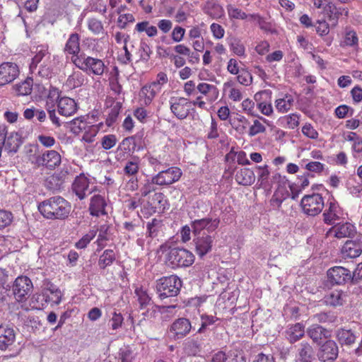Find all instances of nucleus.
I'll list each match as a JSON object with an SVG mask.
<instances>
[{
  "label": "nucleus",
  "mask_w": 362,
  "mask_h": 362,
  "mask_svg": "<svg viewBox=\"0 0 362 362\" xmlns=\"http://www.w3.org/2000/svg\"><path fill=\"white\" fill-rule=\"evenodd\" d=\"M88 28L94 34L98 35L103 33V25L99 20L91 18L88 21Z\"/></svg>",
  "instance_id": "6e6d98bb"
},
{
  "label": "nucleus",
  "mask_w": 362,
  "mask_h": 362,
  "mask_svg": "<svg viewBox=\"0 0 362 362\" xmlns=\"http://www.w3.org/2000/svg\"><path fill=\"white\" fill-rule=\"evenodd\" d=\"M35 55L32 59V62L30 65L31 72L37 68V64L42 60V59L48 54V49L46 47L38 46L36 48Z\"/></svg>",
  "instance_id": "72a5a7b5"
},
{
  "label": "nucleus",
  "mask_w": 362,
  "mask_h": 362,
  "mask_svg": "<svg viewBox=\"0 0 362 362\" xmlns=\"http://www.w3.org/2000/svg\"><path fill=\"white\" fill-rule=\"evenodd\" d=\"M344 258H356L362 253V240H347L341 250Z\"/></svg>",
  "instance_id": "f3484780"
},
{
  "label": "nucleus",
  "mask_w": 362,
  "mask_h": 362,
  "mask_svg": "<svg viewBox=\"0 0 362 362\" xmlns=\"http://www.w3.org/2000/svg\"><path fill=\"white\" fill-rule=\"evenodd\" d=\"M117 138L114 134L105 135L102 138L101 145L105 150H109L115 146Z\"/></svg>",
  "instance_id": "5fc2aeb1"
},
{
  "label": "nucleus",
  "mask_w": 362,
  "mask_h": 362,
  "mask_svg": "<svg viewBox=\"0 0 362 362\" xmlns=\"http://www.w3.org/2000/svg\"><path fill=\"white\" fill-rule=\"evenodd\" d=\"M266 131V127L258 119L253 122V124L250 127L249 136H254L259 133H264Z\"/></svg>",
  "instance_id": "4d7b16f0"
},
{
  "label": "nucleus",
  "mask_w": 362,
  "mask_h": 362,
  "mask_svg": "<svg viewBox=\"0 0 362 362\" xmlns=\"http://www.w3.org/2000/svg\"><path fill=\"white\" fill-rule=\"evenodd\" d=\"M205 12L213 18H217L223 15V11L218 4L208 1L205 6Z\"/></svg>",
  "instance_id": "4c0bfd02"
},
{
  "label": "nucleus",
  "mask_w": 362,
  "mask_h": 362,
  "mask_svg": "<svg viewBox=\"0 0 362 362\" xmlns=\"http://www.w3.org/2000/svg\"><path fill=\"white\" fill-rule=\"evenodd\" d=\"M19 74V68L16 63L3 62L0 64V86L12 83Z\"/></svg>",
  "instance_id": "1a4fd4ad"
},
{
  "label": "nucleus",
  "mask_w": 362,
  "mask_h": 362,
  "mask_svg": "<svg viewBox=\"0 0 362 362\" xmlns=\"http://www.w3.org/2000/svg\"><path fill=\"white\" fill-rule=\"evenodd\" d=\"M303 211L308 216H315L319 214L324 207V200L320 194L305 195L300 202Z\"/></svg>",
  "instance_id": "423d86ee"
},
{
  "label": "nucleus",
  "mask_w": 362,
  "mask_h": 362,
  "mask_svg": "<svg viewBox=\"0 0 362 362\" xmlns=\"http://www.w3.org/2000/svg\"><path fill=\"white\" fill-rule=\"evenodd\" d=\"M166 259L172 268L187 267L193 264L194 256L186 249L174 247L168 252Z\"/></svg>",
  "instance_id": "7ed1b4c3"
},
{
  "label": "nucleus",
  "mask_w": 362,
  "mask_h": 362,
  "mask_svg": "<svg viewBox=\"0 0 362 362\" xmlns=\"http://www.w3.org/2000/svg\"><path fill=\"white\" fill-rule=\"evenodd\" d=\"M193 242L197 255L200 257H203L211 251L213 238L204 232L202 234H197Z\"/></svg>",
  "instance_id": "4468645a"
},
{
  "label": "nucleus",
  "mask_w": 362,
  "mask_h": 362,
  "mask_svg": "<svg viewBox=\"0 0 362 362\" xmlns=\"http://www.w3.org/2000/svg\"><path fill=\"white\" fill-rule=\"evenodd\" d=\"M230 48L238 56H244L245 55V46L240 41V40L238 38H231L230 40Z\"/></svg>",
  "instance_id": "79ce46f5"
},
{
  "label": "nucleus",
  "mask_w": 362,
  "mask_h": 362,
  "mask_svg": "<svg viewBox=\"0 0 362 362\" xmlns=\"http://www.w3.org/2000/svg\"><path fill=\"white\" fill-rule=\"evenodd\" d=\"M37 139L39 142L46 148H50L53 146L56 143V141L54 137L43 134L39 135L37 136Z\"/></svg>",
  "instance_id": "69168bd1"
},
{
  "label": "nucleus",
  "mask_w": 362,
  "mask_h": 362,
  "mask_svg": "<svg viewBox=\"0 0 362 362\" xmlns=\"http://www.w3.org/2000/svg\"><path fill=\"white\" fill-rule=\"evenodd\" d=\"M302 132L305 136L313 139H317L318 136L317 132L310 124H305L302 128Z\"/></svg>",
  "instance_id": "338daca9"
},
{
  "label": "nucleus",
  "mask_w": 362,
  "mask_h": 362,
  "mask_svg": "<svg viewBox=\"0 0 362 362\" xmlns=\"http://www.w3.org/2000/svg\"><path fill=\"white\" fill-rule=\"evenodd\" d=\"M293 103V98L291 95H286L284 98L276 100V107L279 112L284 113L291 108Z\"/></svg>",
  "instance_id": "c9c22d12"
},
{
  "label": "nucleus",
  "mask_w": 362,
  "mask_h": 362,
  "mask_svg": "<svg viewBox=\"0 0 362 362\" xmlns=\"http://www.w3.org/2000/svg\"><path fill=\"white\" fill-rule=\"evenodd\" d=\"M159 91V88L155 87V84L151 83L141 88L140 96L144 98V103L145 105H149Z\"/></svg>",
  "instance_id": "7c9ffc66"
},
{
  "label": "nucleus",
  "mask_w": 362,
  "mask_h": 362,
  "mask_svg": "<svg viewBox=\"0 0 362 362\" xmlns=\"http://www.w3.org/2000/svg\"><path fill=\"white\" fill-rule=\"evenodd\" d=\"M72 190L76 195L80 199H84L92 191L89 189V181L85 176H78L72 184Z\"/></svg>",
  "instance_id": "a211bd4d"
},
{
  "label": "nucleus",
  "mask_w": 362,
  "mask_h": 362,
  "mask_svg": "<svg viewBox=\"0 0 362 362\" xmlns=\"http://www.w3.org/2000/svg\"><path fill=\"white\" fill-rule=\"evenodd\" d=\"M135 294L137 296V300L141 309H144L151 305V298L147 293L146 291L142 288H136L135 290Z\"/></svg>",
  "instance_id": "e433bc0d"
},
{
  "label": "nucleus",
  "mask_w": 362,
  "mask_h": 362,
  "mask_svg": "<svg viewBox=\"0 0 362 362\" xmlns=\"http://www.w3.org/2000/svg\"><path fill=\"white\" fill-rule=\"evenodd\" d=\"M126 175H135L139 171V165L136 162L128 161L124 168Z\"/></svg>",
  "instance_id": "774afa93"
},
{
  "label": "nucleus",
  "mask_w": 362,
  "mask_h": 362,
  "mask_svg": "<svg viewBox=\"0 0 362 362\" xmlns=\"http://www.w3.org/2000/svg\"><path fill=\"white\" fill-rule=\"evenodd\" d=\"M119 358L121 360V362H132L134 356L132 350L129 347H127L119 349Z\"/></svg>",
  "instance_id": "bf43d9fd"
},
{
  "label": "nucleus",
  "mask_w": 362,
  "mask_h": 362,
  "mask_svg": "<svg viewBox=\"0 0 362 362\" xmlns=\"http://www.w3.org/2000/svg\"><path fill=\"white\" fill-rule=\"evenodd\" d=\"M33 85V80L30 77H28L24 81L15 86V90L18 95H28L30 94Z\"/></svg>",
  "instance_id": "f704fd0d"
},
{
  "label": "nucleus",
  "mask_w": 362,
  "mask_h": 362,
  "mask_svg": "<svg viewBox=\"0 0 362 362\" xmlns=\"http://www.w3.org/2000/svg\"><path fill=\"white\" fill-rule=\"evenodd\" d=\"M227 11L230 18L245 20L247 18V15L241 9L234 7L231 4L227 6Z\"/></svg>",
  "instance_id": "c03bdc74"
},
{
  "label": "nucleus",
  "mask_w": 362,
  "mask_h": 362,
  "mask_svg": "<svg viewBox=\"0 0 362 362\" xmlns=\"http://www.w3.org/2000/svg\"><path fill=\"white\" fill-rule=\"evenodd\" d=\"M71 131L74 134H78L81 132L84 131L89 126L87 122H85L82 118L77 117L74 119L71 122Z\"/></svg>",
  "instance_id": "49530a36"
},
{
  "label": "nucleus",
  "mask_w": 362,
  "mask_h": 362,
  "mask_svg": "<svg viewBox=\"0 0 362 362\" xmlns=\"http://www.w3.org/2000/svg\"><path fill=\"white\" fill-rule=\"evenodd\" d=\"M308 336L316 344H320V340L330 337L329 332L319 325H312L307 329Z\"/></svg>",
  "instance_id": "4be33fe9"
},
{
  "label": "nucleus",
  "mask_w": 362,
  "mask_h": 362,
  "mask_svg": "<svg viewBox=\"0 0 362 362\" xmlns=\"http://www.w3.org/2000/svg\"><path fill=\"white\" fill-rule=\"evenodd\" d=\"M181 287L182 281L176 275L164 276L156 281V291L161 300L177 296Z\"/></svg>",
  "instance_id": "f03ea898"
},
{
  "label": "nucleus",
  "mask_w": 362,
  "mask_h": 362,
  "mask_svg": "<svg viewBox=\"0 0 362 362\" xmlns=\"http://www.w3.org/2000/svg\"><path fill=\"white\" fill-rule=\"evenodd\" d=\"M171 112L179 119L187 118L190 112L191 103L185 98H171Z\"/></svg>",
  "instance_id": "9d476101"
},
{
  "label": "nucleus",
  "mask_w": 362,
  "mask_h": 362,
  "mask_svg": "<svg viewBox=\"0 0 362 362\" xmlns=\"http://www.w3.org/2000/svg\"><path fill=\"white\" fill-rule=\"evenodd\" d=\"M346 298L347 295L346 293L342 291L335 290L326 295L324 299L327 305L336 307L342 305L346 300Z\"/></svg>",
  "instance_id": "393cba45"
},
{
  "label": "nucleus",
  "mask_w": 362,
  "mask_h": 362,
  "mask_svg": "<svg viewBox=\"0 0 362 362\" xmlns=\"http://www.w3.org/2000/svg\"><path fill=\"white\" fill-rule=\"evenodd\" d=\"M22 144V136L18 132H12L3 141L2 146L8 153H15Z\"/></svg>",
  "instance_id": "6ab92c4d"
},
{
  "label": "nucleus",
  "mask_w": 362,
  "mask_h": 362,
  "mask_svg": "<svg viewBox=\"0 0 362 362\" xmlns=\"http://www.w3.org/2000/svg\"><path fill=\"white\" fill-rule=\"evenodd\" d=\"M336 337L341 345L346 346H351L356 339V336L351 329H339L337 331Z\"/></svg>",
  "instance_id": "cd10ccee"
},
{
  "label": "nucleus",
  "mask_w": 362,
  "mask_h": 362,
  "mask_svg": "<svg viewBox=\"0 0 362 362\" xmlns=\"http://www.w3.org/2000/svg\"><path fill=\"white\" fill-rule=\"evenodd\" d=\"M238 81L245 86H250L252 83V76L251 73L246 69L242 68L240 71L236 74Z\"/></svg>",
  "instance_id": "37998d69"
},
{
  "label": "nucleus",
  "mask_w": 362,
  "mask_h": 362,
  "mask_svg": "<svg viewBox=\"0 0 362 362\" xmlns=\"http://www.w3.org/2000/svg\"><path fill=\"white\" fill-rule=\"evenodd\" d=\"M314 359L315 351L313 346L308 342H301L298 349L296 362H312Z\"/></svg>",
  "instance_id": "412c9836"
},
{
  "label": "nucleus",
  "mask_w": 362,
  "mask_h": 362,
  "mask_svg": "<svg viewBox=\"0 0 362 362\" xmlns=\"http://www.w3.org/2000/svg\"><path fill=\"white\" fill-rule=\"evenodd\" d=\"M358 38L356 33L350 28H346L344 31V40L341 43V46L354 47L357 46Z\"/></svg>",
  "instance_id": "473e14b6"
},
{
  "label": "nucleus",
  "mask_w": 362,
  "mask_h": 362,
  "mask_svg": "<svg viewBox=\"0 0 362 362\" xmlns=\"http://www.w3.org/2000/svg\"><path fill=\"white\" fill-rule=\"evenodd\" d=\"M182 175V171L177 167H171L160 171L153 176V182L158 185H169L178 181Z\"/></svg>",
  "instance_id": "0eeeda50"
},
{
  "label": "nucleus",
  "mask_w": 362,
  "mask_h": 362,
  "mask_svg": "<svg viewBox=\"0 0 362 362\" xmlns=\"http://www.w3.org/2000/svg\"><path fill=\"white\" fill-rule=\"evenodd\" d=\"M37 207L47 219L64 220L69 216L71 206L62 197L54 196L40 202Z\"/></svg>",
  "instance_id": "f257e3e1"
},
{
  "label": "nucleus",
  "mask_w": 362,
  "mask_h": 362,
  "mask_svg": "<svg viewBox=\"0 0 362 362\" xmlns=\"http://www.w3.org/2000/svg\"><path fill=\"white\" fill-rule=\"evenodd\" d=\"M71 61L78 69L94 75L100 76L104 72L105 64L101 59L91 57H82L81 55V57L72 58Z\"/></svg>",
  "instance_id": "20e7f679"
},
{
  "label": "nucleus",
  "mask_w": 362,
  "mask_h": 362,
  "mask_svg": "<svg viewBox=\"0 0 362 362\" xmlns=\"http://www.w3.org/2000/svg\"><path fill=\"white\" fill-rule=\"evenodd\" d=\"M337 207V206L334 203L330 202L329 209L325 211L323 216L324 221L326 223L332 224V221L335 220L336 217H337L336 214Z\"/></svg>",
  "instance_id": "de8ad7c7"
},
{
  "label": "nucleus",
  "mask_w": 362,
  "mask_h": 362,
  "mask_svg": "<svg viewBox=\"0 0 362 362\" xmlns=\"http://www.w3.org/2000/svg\"><path fill=\"white\" fill-rule=\"evenodd\" d=\"M45 295L47 299L46 301H50L56 305L59 304L62 300V293L60 290L53 284L48 282L45 288Z\"/></svg>",
  "instance_id": "c756f323"
},
{
  "label": "nucleus",
  "mask_w": 362,
  "mask_h": 362,
  "mask_svg": "<svg viewBox=\"0 0 362 362\" xmlns=\"http://www.w3.org/2000/svg\"><path fill=\"white\" fill-rule=\"evenodd\" d=\"M304 328L303 325L299 322L291 326L286 332L289 342L293 344L301 339L305 334Z\"/></svg>",
  "instance_id": "bb28decb"
},
{
  "label": "nucleus",
  "mask_w": 362,
  "mask_h": 362,
  "mask_svg": "<svg viewBox=\"0 0 362 362\" xmlns=\"http://www.w3.org/2000/svg\"><path fill=\"white\" fill-rule=\"evenodd\" d=\"M192 325L190 321L185 317L175 320L169 328V334L175 340L181 339L190 332Z\"/></svg>",
  "instance_id": "6e6552de"
},
{
  "label": "nucleus",
  "mask_w": 362,
  "mask_h": 362,
  "mask_svg": "<svg viewBox=\"0 0 362 362\" xmlns=\"http://www.w3.org/2000/svg\"><path fill=\"white\" fill-rule=\"evenodd\" d=\"M97 230H93L83 235L76 243V247L79 249L85 248L87 245L95 238Z\"/></svg>",
  "instance_id": "09e8293b"
},
{
  "label": "nucleus",
  "mask_w": 362,
  "mask_h": 362,
  "mask_svg": "<svg viewBox=\"0 0 362 362\" xmlns=\"http://www.w3.org/2000/svg\"><path fill=\"white\" fill-rule=\"evenodd\" d=\"M185 349L188 354L195 356L200 351L201 345L198 341L192 339L187 341Z\"/></svg>",
  "instance_id": "3c124183"
},
{
  "label": "nucleus",
  "mask_w": 362,
  "mask_h": 362,
  "mask_svg": "<svg viewBox=\"0 0 362 362\" xmlns=\"http://www.w3.org/2000/svg\"><path fill=\"white\" fill-rule=\"evenodd\" d=\"M123 320H124V318H123V316L122 315V314L120 313H117L116 311H115L112 313V317L110 320V321L112 322L111 327H112V329L115 330V329H118L119 327H120L122 325Z\"/></svg>",
  "instance_id": "e2e57ef3"
},
{
  "label": "nucleus",
  "mask_w": 362,
  "mask_h": 362,
  "mask_svg": "<svg viewBox=\"0 0 362 362\" xmlns=\"http://www.w3.org/2000/svg\"><path fill=\"white\" fill-rule=\"evenodd\" d=\"M339 347L334 340H327L321 345L319 358L323 362H334L338 357Z\"/></svg>",
  "instance_id": "9b49d317"
},
{
  "label": "nucleus",
  "mask_w": 362,
  "mask_h": 362,
  "mask_svg": "<svg viewBox=\"0 0 362 362\" xmlns=\"http://www.w3.org/2000/svg\"><path fill=\"white\" fill-rule=\"evenodd\" d=\"M283 119L286 121L289 129H295L299 125V115L297 114H290L285 116Z\"/></svg>",
  "instance_id": "052dcab7"
},
{
  "label": "nucleus",
  "mask_w": 362,
  "mask_h": 362,
  "mask_svg": "<svg viewBox=\"0 0 362 362\" xmlns=\"http://www.w3.org/2000/svg\"><path fill=\"white\" fill-rule=\"evenodd\" d=\"M235 180L238 184L244 186L251 185L255 181V175L252 170L245 168L237 172Z\"/></svg>",
  "instance_id": "a878e982"
},
{
  "label": "nucleus",
  "mask_w": 362,
  "mask_h": 362,
  "mask_svg": "<svg viewBox=\"0 0 362 362\" xmlns=\"http://www.w3.org/2000/svg\"><path fill=\"white\" fill-rule=\"evenodd\" d=\"M84 76L81 71H74L73 74L69 76L67 83L69 86L76 88L83 85L84 82Z\"/></svg>",
  "instance_id": "a19ab883"
},
{
  "label": "nucleus",
  "mask_w": 362,
  "mask_h": 362,
  "mask_svg": "<svg viewBox=\"0 0 362 362\" xmlns=\"http://www.w3.org/2000/svg\"><path fill=\"white\" fill-rule=\"evenodd\" d=\"M269 167L267 165L264 166H257V169L259 170L257 180L259 182L260 186L266 187L269 185L268 184V178L269 175Z\"/></svg>",
  "instance_id": "ea45409f"
},
{
  "label": "nucleus",
  "mask_w": 362,
  "mask_h": 362,
  "mask_svg": "<svg viewBox=\"0 0 362 362\" xmlns=\"http://www.w3.org/2000/svg\"><path fill=\"white\" fill-rule=\"evenodd\" d=\"M322 11L329 18H338L339 12L333 3L327 1Z\"/></svg>",
  "instance_id": "13d9d810"
},
{
  "label": "nucleus",
  "mask_w": 362,
  "mask_h": 362,
  "mask_svg": "<svg viewBox=\"0 0 362 362\" xmlns=\"http://www.w3.org/2000/svg\"><path fill=\"white\" fill-rule=\"evenodd\" d=\"M77 110V103L71 98L62 97L57 102V111L62 116L71 117L76 112Z\"/></svg>",
  "instance_id": "dca6fc26"
},
{
  "label": "nucleus",
  "mask_w": 362,
  "mask_h": 362,
  "mask_svg": "<svg viewBox=\"0 0 362 362\" xmlns=\"http://www.w3.org/2000/svg\"><path fill=\"white\" fill-rule=\"evenodd\" d=\"M115 259V254L112 250H105L99 258L98 265L100 269H105L111 265Z\"/></svg>",
  "instance_id": "2f4dec72"
},
{
  "label": "nucleus",
  "mask_w": 362,
  "mask_h": 362,
  "mask_svg": "<svg viewBox=\"0 0 362 362\" xmlns=\"http://www.w3.org/2000/svg\"><path fill=\"white\" fill-rule=\"evenodd\" d=\"M337 238H351L356 233V228L350 223L335 226L331 230Z\"/></svg>",
  "instance_id": "b1692460"
},
{
  "label": "nucleus",
  "mask_w": 362,
  "mask_h": 362,
  "mask_svg": "<svg viewBox=\"0 0 362 362\" xmlns=\"http://www.w3.org/2000/svg\"><path fill=\"white\" fill-rule=\"evenodd\" d=\"M316 32L321 36L327 35L329 32V25L325 21H317Z\"/></svg>",
  "instance_id": "0e129e2a"
},
{
  "label": "nucleus",
  "mask_w": 362,
  "mask_h": 362,
  "mask_svg": "<svg viewBox=\"0 0 362 362\" xmlns=\"http://www.w3.org/2000/svg\"><path fill=\"white\" fill-rule=\"evenodd\" d=\"M16 331L8 325H0V350L5 351L16 341Z\"/></svg>",
  "instance_id": "2eb2a0df"
},
{
  "label": "nucleus",
  "mask_w": 362,
  "mask_h": 362,
  "mask_svg": "<svg viewBox=\"0 0 362 362\" xmlns=\"http://www.w3.org/2000/svg\"><path fill=\"white\" fill-rule=\"evenodd\" d=\"M208 223L209 218L194 221L192 222V226L193 228V233H194V235H197V234H202L201 230H202L203 229H206Z\"/></svg>",
  "instance_id": "864d4df0"
},
{
  "label": "nucleus",
  "mask_w": 362,
  "mask_h": 362,
  "mask_svg": "<svg viewBox=\"0 0 362 362\" xmlns=\"http://www.w3.org/2000/svg\"><path fill=\"white\" fill-rule=\"evenodd\" d=\"M165 202L164 194L161 192H157L153 194L148 202L155 209H164Z\"/></svg>",
  "instance_id": "58836bf2"
},
{
  "label": "nucleus",
  "mask_w": 362,
  "mask_h": 362,
  "mask_svg": "<svg viewBox=\"0 0 362 362\" xmlns=\"http://www.w3.org/2000/svg\"><path fill=\"white\" fill-rule=\"evenodd\" d=\"M327 277L333 284H344L351 280V272L343 267H334L327 271Z\"/></svg>",
  "instance_id": "f8f14e48"
},
{
  "label": "nucleus",
  "mask_w": 362,
  "mask_h": 362,
  "mask_svg": "<svg viewBox=\"0 0 362 362\" xmlns=\"http://www.w3.org/2000/svg\"><path fill=\"white\" fill-rule=\"evenodd\" d=\"M99 131V127L97 125H89L87 129L84 130V134L82 140L87 143H92L94 141L95 136Z\"/></svg>",
  "instance_id": "a18cd8bd"
},
{
  "label": "nucleus",
  "mask_w": 362,
  "mask_h": 362,
  "mask_svg": "<svg viewBox=\"0 0 362 362\" xmlns=\"http://www.w3.org/2000/svg\"><path fill=\"white\" fill-rule=\"evenodd\" d=\"M155 185L156 184L153 182V177L151 180H147L140 189L141 196L146 197L151 192H154L156 190Z\"/></svg>",
  "instance_id": "680f3d73"
},
{
  "label": "nucleus",
  "mask_w": 362,
  "mask_h": 362,
  "mask_svg": "<svg viewBox=\"0 0 362 362\" xmlns=\"http://www.w3.org/2000/svg\"><path fill=\"white\" fill-rule=\"evenodd\" d=\"M106 202L105 198L99 194L92 197L89 206L90 214L92 216H99L100 214H105V207Z\"/></svg>",
  "instance_id": "5701e85b"
},
{
  "label": "nucleus",
  "mask_w": 362,
  "mask_h": 362,
  "mask_svg": "<svg viewBox=\"0 0 362 362\" xmlns=\"http://www.w3.org/2000/svg\"><path fill=\"white\" fill-rule=\"evenodd\" d=\"M13 220V215L11 212L0 210V230L4 229L6 226H9Z\"/></svg>",
  "instance_id": "603ef678"
},
{
  "label": "nucleus",
  "mask_w": 362,
  "mask_h": 362,
  "mask_svg": "<svg viewBox=\"0 0 362 362\" xmlns=\"http://www.w3.org/2000/svg\"><path fill=\"white\" fill-rule=\"evenodd\" d=\"M160 226V221L156 218H153L151 222H148L146 226L148 236L150 238L156 237Z\"/></svg>",
  "instance_id": "8fccbe9b"
},
{
  "label": "nucleus",
  "mask_w": 362,
  "mask_h": 362,
  "mask_svg": "<svg viewBox=\"0 0 362 362\" xmlns=\"http://www.w3.org/2000/svg\"><path fill=\"white\" fill-rule=\"evenodd\" d=\"M136 147L135 139L134 136H129L124 139L117 148V153L121 157L125 155H130Z\"/></svg>",
  "instance_id": "c85d7f7f"
},
{
  "label": "nucleus",
  "mask_w": 362,
  "mask_h": 362,
  "mask_svg": "<svg viewBox=\"0 0 362 362\" xmlns=\"http://www.w3.org/2000/svg\"><path fill=\"white\" fill-rule=\"evenodd\" d=\"M35 163L38 166L42 165L53 169L60 165L61 156L56 151H47L42 156L37 157Z\"/></svg>",
  "instance_id": "ddd939ff"
},
{
  "label": "nucleus",
  "mask_w": 362,
  "mask_h": 362,
  "mask_svg": "<svg viewBox=\"0 0 362 362\" xmlns=\"http://www.w3.org/2000/svg\"><path fill=\"white\" fill-rule=\"evenodd\" d=\"M33 288L31 280L26 276H20L14 281L12 291L17 301L24 302L30 296Z\"/></svg>",
  "instance_id": "39448f33"
},
{
  "label": "nucleus",
  "mask_w": 362,
  "mask_h": 362,
  "mask_svg": "<svg viewBox=\"0 0 362 362\" xmlns=\"http://www.w3.org/2000/svg\"><path fill=\"white\" fill-rule=\"evenodd\" d=\"M80 50V36L78 33H71L65 44L64 52L65 54L72 55V59L79 57L78 54Z\"/></svg>",
  "instance_id": "aec40b11"
}]
</instances>
